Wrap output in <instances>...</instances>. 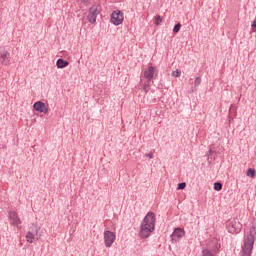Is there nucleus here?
Listing matches in <instances>:
<instances>
[{
	"label": "nucleus",
	"mask_w": 256,
	"mask_h": 256,
	"mask_svg": "<svg viewBox=\"0 0 256 256\" xmlns=\"http://www.w3.org/2000/svg\"><path fill=\"white\" fill-rule=\"evenodd\" d=\"M116 239L117 235H115V232L110 230L104 231V243L106 248H111L113 246V243H115Z\"/></svg>",
	"instance_id": "nucleus-8"
},
{
	"label": "nucleus",
	"mask_w": 256,
	"mask_h": 256,
	"mask_svg": "<svg viewBox=\"0 0 256 256\" xmlns=\"http://www.w3.org/2000/svg\"><path fill=\"white\" fill-rule=\"evenodd\" d=\"M124 19L125 17L121 10H114L111 13L110 23H112V25H115L116 27H119V25L123 23Z\"/></svg>",
	"instance_id": "nucleus-7"
},
{
	"label": "nucleus",
	"mask_w": 256,
	"mask_h": 256,
	"mask_svg": "<svg viewBox=\"0 0 256 256\" xmlns=\"http://www.w3.org/2000/svg\"><path fill=\"white\" fill-rule=\"evenodd\" d=\"M81 1V3H89V1H91V0H80Z\"/></svg>",
	"instance_id": "nucleus-27"
},
{
	"label": "nucleus",
	"mask_w": 256,
	"mask_h": 256,
	"mask_svg": "<svg viewBox=\"0 0 256 256\" xmlns=\"http://www.w3.org/2000/svg\"><path fill=\"white\" fill-rule=\"evenodd\" d=\"M235 111H236V107L234 105H231L229 112H235Z\"/></svg>",
	"instance_id": "nucleus-26"
},
{
	"label": "nucleus",
	"mask_w": 256,
	"mask_h": 256,
	"mask_svg": "<svg viewBox=\"0 0 256 256\" xmlns=\"http://www.w3.org/2000/svg\"><path fill=\"white\" fill-rule=\"evenodd\" d=\"M154 81H148L146 83L142 84V92H144V94H148L149 91L151 90V86H153Z\"/></svg>",
	"instance_id": "nucleus-14"
},
{
	"label": "nucleus",
	"mask_w": 256,
	"mask_h": 256,
	"mask_svg": "<svg viewBox=\"0 0 256 256\" xmlns=\"http://www.w3.org/2000/svg\"><path fill=\"white\" fill-rule=\"evenodd\" d=\"M214 153V151L210 148L208 153H206V156L208 157V161H209V157L212 156Z\"/></svg>",
	"instance_id": "nucleus-23"
},
{
	"label": "nucleus",
	"mask_w": 256,
	"mask_h": 256,
	"mask_svg": "<svg viewBox=\"0 0 256 256\" xmlns=\"http://www.w3.org/2000/svg\"><path fill=\"white\" fill-rule=\"evenodd\" d=\"M200 84H201V77H196V79L194 81L195 88L199 87Z\"/></svg>",
	"instance_id": "nucleus-20"
},
{
	"label": "nucleus",
	"mask_w": 256,
	"mask_h": 256,
	"mask_svg": "<svg viewBox=\"0 0 256 256\" xmlns=\"http://www.w3.org/2000/svg\"><path fill=\"white\" fill-rule=\"evenodd\" d=\"M159 77V70L155 66H149L146 70L143 71L142 78L153 82V80Z\"/></svg>",
	"instance_id": "nucleus-6"
},
{
	"label": "nucleus",
	"mask_w": 256,
	"mask_h": 256,
	"mask_svg": "<svg viewBox=\"0 0 256 256\" xmlns=\"http://www.w3.org/2000/svg\"><path fill=\"white\" fill-rule=\"evenodd\" d=\"M99 13H101V5L94 3L88 10L87 21L93 25L97 22Z\"/></svg>",
	"instance_id": "nucleus-3"
},
{
	"label": "nucleus",
	"mask_w": 256,
	"mask_h": 256,
	"mask_svg": "<svg viewBox=\"0 0 256 256\" xmlns=\"http://www.w3.org/2000/svg\"><path fill=\"white\" fill-rule=\"evenodd\" d=\"M156 222L157 217L155 216V212H148L140 224L139 236L141 239L145 240L151 237V234L155 231Z\"/></svg>",
	"instance_id": "nucleus-1"
},
{
	"label": "nucleus",
	"mask_w": 256,
	"mask_h": 256,
	"mask_svg": "<svg viewBox=\"0 0 256 256\" xmlns=\"http://www.w3.org/2000/svg\"><path fill=\"white\" fill-rule=\"evenodd\" d=\"M38 234H39V227L35 224H32V226L29 227V230L26 233V241L29 244H33L36 240L39 241V238L37 237Z\"/></svg>",
	"instance_id": "nucleus-5"
},
{
	"label": "nucleus",
	"mask_w": 256,
	"mask_h": 256,
	"mask_svg": "<svg viewBox=\"0 0 256 256\" xmlns=\"http://www.w3.org/2000/svg\"><path fill=\"white\" fill-rule=\"evenodd\" d=\"M251 27H252V31L255 33L256 32V21L252 22Z\"/></svg>",
	"instance_id": "nucleus-24"
},
{
	"label": "nucleus",
	"mask_w": 256,
	"mask_h": 256,
	"mask_svg": "<svg viewBox=\"0 0 256 256\" xmlns=\"http://www.w3.org/2000/svg\"><path fill=\"white\" fill-rule=\"evenodd\" d=\"M226 229L230 234H239L242 229V224L238 219H230L226 222Z\"/></svg>",
	"instance_id": "nucleus-4"
},
{
	"label": "nucleus",
	"mask_w": 256,
	"mask_h": 256,
	"mask_svg": "<svg viewBox=\"0 0 256 256\" xmlns=\"http://www.w3.org/2000/svg\"><path fill=\"white\" fill-rule=\"evenodd\" d=\"M202 256H213V254L210 252L209 249L204 248V249L202 250Z\"/></svg>",
	"instance_id": "nucleus-18"
},
{
	"label": "nucleus",
	"mask_w": 256,
	"mask_h": 256,
	"mask_svg": "<svg viewBox=\"0 0 256 256\" xmlns=\"http://www.w3.org/2000/svg\"><path fill=\"white\" fill-rule=\"evenodd\" d=\"M185 236V231L183 228L177 227L174 229L173 233L171 234V240L177 242L181 240Z\"/></svg>",
	"instance_id": "nucleus-11"
},
{
	"label": "nucleus",
	"mask_w": 256,
	"mask_h": 256,
	"mask_svg": "<svg viewBox=\"0 0 256 256\" xmlns=\"http://www.w3.org/2000/svg\"><path fill=\"white\" fill-rule=\"evenodd\" d=\"M180 75H181V71H179V70H175L172 72L173 78H178V77H180Z\"/></svg>",
	"instance_id": "nucleus-21"
},
{
	"label": "nucleus",
	"mask_w": 256,
	"mask_h": 256,
	"mask_svg": "<svg viewBox=\"0 0 256 256\" xmlns=\"http://www.w3.org/2000/svg\"><path fill=\"white\" fill-rule=\"evenodd\" d=\"M70 62L68 60H64L63 58H59L56 61L57 69H65V67H69Z\"/></svg>",
	"instance_id": "nucleus-13"
},
{
	"label": "nucleus",
	"mask_w": 256,
	"mask_h": 256,
	"mask_svg": "<svg viewBox=\"0 0 256 256\" xmlns=\"http://www.w3.org/2000/svg\"><path fill=\"white\" fill-rule=\"evenodd\" d=\"M145 157L149 158V159H153L154 158L153 153H146Z\"/></svg>",
	"instance_id": "nucleus-25"
},
{
	"label": "nucleus",
	"mask_w": 256,
	"mask_h": 256,
	"mask_svg": "<svg viewBox=\"0 0 256 256\" xmlns=\"http://www.w3.org/2000/svg\"><path fill=\"white\" fill-rule=\"evenodd\" d=\"M8 219L12 226L16 227L17 229H21L20 225L22 224V220L20 219V217L16 211H9Z\"/></svg>",
	"instance_id": "nucleus-9"
},
{
	"label": "nucleus",
	"mask_w": 256,
	"mask_h": 256,
	"mask_svg": "<svg viewBox=\"0 0 256 256\" xmlns=\"http://www.w3.org/2000/svg\"><path fill=\"white\" fill-rule=\"evenodd\" d=\"M155 25L159 26L161 25V23H163V17H161V15H157L155 17V21H154Z\"/></svg>",
	"instance_id": "nucleus-17"
},
{
	"label": "nucleus",
	"mask_w": 256,
	"mask_h": 256,
	"mask_svg": "<svg viewBox=\"0 0 256 256\" xmlns=\"http://www.w3.org/2000/svg\"><path fill=\"white\" fill-rule=\"evenodd\" d=\"M222 188H223V185H222L221 182H215V183H214V190H215L216 192H220V191L222 190Z\"/></svg>",
	"instance_id": "nucleus-16"
},
{
	"label": "nucleus",
	"mask_w": 256,
	"mask_h": 256,
	"mask_svg": "<svg viewBox=\"0 0 256 256\" xmlns=\"http://www.w3.org/2000/svg\"><path fill=\"white\" fill-rule=\"evenodd\" d=\"M256 235V227L252 225L248 235L244 238V243L240 252V256H251Z\"/></svg>",
	"instance_id": "nucleus-2"
},
{
	"label": "nucleus",
	"mask_w": 256,
	"mask_h": 256,
	"mask_svg": "<svg viewBox=\"0 0 256 256\" xmlns=\"http://www.w3.org/2000/svg\"><path fill=\"white\" fill-rule=\"evenodd\" d=\"M33 109L36 111V112H39V113H43V114H48L49 112V109L48 107L46 106V104L42 101H37L34 103L33 105Z\"/></svg>",
	"instance_id": "nucleus-12"
},
{
	"label": "nucleus",
	"mask_w": 256,
	"mask_h": 256,
	"mask_svg": "<svg viewBox=\"0 0 256 256\" xmlns=\"http://www.w3.org/2000/svg\"><path fill=\"white\" fill-rule=\"evenodd\" d=\"M186 187V183L185 182H181L178 184L177 186V190H184Z\"/></svg>",
	"instance_id": "nucleus-22"
},
{
	"label": "nucleus",
	"mask_w": 256,
	"mask_h": 256,
	"mask_svg": "<svg viewBox=\"0 0 256 256\" xmlns=\"http://www.w3.org/2000/svg\"><path fill=\"white\" fill-rule=\"evenodd\" d=\"M246 175H247V177L254 178L255 175H256L255 169H253V168H248Z\"/></svg>",
	"instance_id": "nucleus-15"
},
{
	"label": "nucleus",
	"mask_w": 256,
	"mask_h": 256,
	"mask_svg": "<svg viewBox=\"0 0 256 256\" xmlns=\"http://www.w3.org/2000/svg\"><path fill=\"white\" fill-rule=\"evenodd\" d=\"M0 63L5 65V66L10 65L11 55L8 52V50H6V49L0 50Z\"/></svg>",
	"instance_id": "nucleus-10"
},
{
	"label": "nucleus",
	"mask_w": 256,
	"mask_h": 256,
	"mask_svg": "<svg viewBox=\"0 0 256 256\" xmlns=\"http://www.w3.org/2000/svg\"><path fill=\"white\" fill-rule=\"evenodd\" d=\"M180 29H181V24L180 23L175 24L173 28V33H179Z\"/></svg>",
	"instance_id": "nucleus-19"
}]
</instances>
